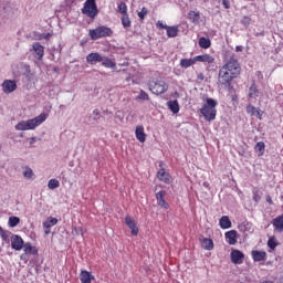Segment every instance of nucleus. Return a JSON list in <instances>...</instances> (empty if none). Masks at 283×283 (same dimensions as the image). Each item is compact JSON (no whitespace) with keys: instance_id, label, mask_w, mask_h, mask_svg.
<instances>
[{"instance_id":"a19ab883","label":"nucleus","mask_w":283,"mask_h":283,"mask_svg":"<svg viewBox=\"0 0 283 283\" xmlns=\"http://www.w3.org/2000/svg\"><path fill=\"white\" fill-rule=\"evenodd\" d=\"M118 12L123 15L127 14V4L125 2L118 4Z\"/></svg>"},{"instance_id":"39448f33","label":"nucleus","mask_w":283,"mask_h":283,"mask_svg":"<svg viewBox=\"0 0 283 283\" xmlns=\"http://www.w3.org/2000/svg\"><path fill=\"white\" fill-rule=\"evenodd\" d=\"M82 14H86V17H90V19H95L98 14L96 0H86L82 9Z\"/></svg>"},{"instance_id":"8fccbe9b","label":"nucleus","mask_w":283,"mask_h":283,"mask_svg":"<svg viewBox=\"0 0 283 283\" xmlns=\"http://www.w3.org/2000/svg\"><path fill=\"white\" fill-rule=\"evenodd\" d=\"M266 202L273 205V199L271 198V196H266Z\"/></svg>"},{"instance_id":"680f3d73","label":"nucleus","mask_w":283,"mask_h":283,"mask_svg":"<svg viewBox=\"0 0 283 283\" xmlns=\"http://www.w3.org/2000/svg\"><path fill=\"white\" fill-rule=\"evenodd\" d=\"M4 230H3V228H1V226H0V233H2Z\"/></svg>"},{"instance_id":"3c124183","label":"nucleus","mask_w":283,"mask_h":283,"mask_svg":"<svg viewBox=\"0 0 283 283\" xmlns=\"http://www.w3.org/2000/svg\"><path fill=\"white\" fill-rule=\"evenodd\" d=\"M44 233L45 235H50V233H52V230H50V228H44Z\"/></svg>"},{"instance_id":"aec40b11","label":"nucleus","mask_w":283,"mask_h":283,"mask_svg":"<svg viewBox=\"0 0 283 283\" xmlns=\"http://www.w3.org/2000/svg\"><path fill=\"white\" fill-rule=\"evenodd\" d=\"M272 224L275 228V231H277V233H282V231H283V214L273 219Z\"/></svg>"},{"instance_id":"20e7f679","label":"nucleus","mask_w":283,"mask_h":283,"mask_svg":"<svg viewBox=\"0 0 283 283\" xmlns=\"http://www.w3.org/2000/svg\"><path fill=\"white\" fill-rule=\"evenodd\" d=\"M113 31L108 27L102 25L96 29L90 30V36L93 41H98L105 36H112Z\"/></svg>"},{"instance_id":"7ed1b4c3","label":"nucleus","mask_w":283,"mask_h":283,"mask_svg":"<svg viewBox=\"0 0 283 283\" xmlns=\"http://www.w3.org/2000/svg\"><path fill=\"white\" fill-rule=\"evenodd\" d=\"M233 78H238V75H234L233 72L228 71L224 67L219 70L218 81L221 85H226V87L231 90V81H233Z\"/></svg>"},{"instance_id":"09e8293b","label":"nucleus","mask_w":283,"mask_h":283,"mask_svg":"<svg viewBox=\"0 0 283 283\" xmlns=\"http://www.w3.org/2000/svg\"><path fill=\"white\" fill-rule=\"evenodd\" d=\"M242 50H244V46L242 45L235 46V52H242Z\"/></svg>"},{"instance_id":"423d86ee","label":"nucleus","mask_w":283,"mask_h":283,"mask_svg":"<svg viewBox=\"0 0 283 283\" xmlns=\"http://www.w3.org/2000/svg\"><path fill=\"white\" fill-rule=\"evenodd\" d=\"M222 67L228 70V72H232V74L240 76L241 67L235 54H232Z\"/></svg>"},{"instance_id":"e2e57ef3","label":"nucleus","mask_w":283,"mask_h":283,"mask_svg":"<svg viewBox=\"0 0 283 283\" xmlns=\"http://www.w3.org/2000/svg\"><path fill=\"white\" fill-rule=\"evenodd\" d=\"M263 283H273L272 281H264Z\"/></svg>"},{"instance_id":"4468645a","label":"nucleus","mask_w":283,"mask_h":283,"mask_svg":"<svg viewBox=\"0 0 283 283\" xmlns=\"http://www.w3.org/2000/svg\"><path fill=\"white\" fill-rule=\"evenodd\" d=\"M251 255L254 262H264L266 260V252L264 251L253 250Z\"/></svg>"},{"instance_id":"4d7b16f0","label":"nucleus","mask_w":283,"mask_h":283,"mask_svg":"<svg viewBox=\"0 0 283 283\" xmlns=\"http://www.w3.org/2000/svg\"><path fill=\"white\" fill-rule=\"evenodd\" d=\"M93 114H94V116H99L101 113L98 112V109H94Z\"/></svg>"},{"instance_id":"de8ad7c7","label":"nucleus","mask_w":283,"mask_h":283,"mask_svg":"<svg viewBox=\"0 0 283 283\" xmlns=\"http://www.w3.org/2000/svg\"><path fill=\"white\" fill-rule=\"evenodd\" d=\"M157 25H158L161 30H167V28L169 27V25H167V24H164V23L160 22V21L157 22Z\"/></svg>"},{"instance_id":"b1692460","label":"nucleus","mask_w":283,"mask_h":283,"mask_svg":"<svg viewBox=\"0 0 283 283\" xmlns=\"http://www.w3.org/2000/svg\"><path fill=\"white\" fill-rule=\"evenodd\" d=\"M166 32H167L168 39H176V36H178V32H180V30L178 29V27L174 25V27H167Z\"/></svg>"},{"instance_id":"2f4dec72","label":"nucleus","mask_w":283,"mask_h":283,"mask_svg":"<svg viewBox=\"0 0 283 283\" xmlns=\"http://www.w3.org/2000/svg\"><path fill=\"white\" fill-rule=\"evenodd\" d=\"M266 145L264 144V142H259L254 149L255 151L259 154V156H264V149H265Z\"/></svg>"},{"instance_id":"412c9836","label":"nucleus","mask_w":283,"mask_h":283,"mask_svg":"<svg viewBox=\"0 0 283 283\" xmlns=\"http://www.w3.org/2000/svg\"><path fill=\"white\" fill-rule=\"evenodd\" d=\"M80 280L82 283H92V280H94V275H92V272L83 270L80 274Z\"/></svg>"},{"instance_id":"79ce46f5","label":"nucleus","mask_w":283,"mask_h":283,"mask_svg":"<svg viewBox=\"0 0 283 283\" xmlns=\"http://www.w3.org/2000/svg\"><path fill=\"white\" fill-rule=\"evenodd\" d=\"M148 12L149 11L147 10V8L143 7L142 10L138 12L139 19L143 21V19H145V17H147Z\"/></svg>"},{"instance_id":"5701e85b","label":"nucleus","mask_w":283,"mask_h":283,"mask_svg":"<svg viewBox=\"0 0 283 283\" xmlns=\"http://www.w3.org/2000/svg\"><path fill=\"white\" fill-rule=\"evenodd\" d=\"M23 249H24V253H29V255L39 254V250L36 249V247H32V243L30 242L24 243Z\"/></svg>"},{"instance_id":"f03ea898","label":"nucleus","mask_w":283,"mask_h":283,"mask_svg":"<svg viewBox=\"0 0 283 283\" xmlns=\"http://www.w3.org/2000/svg\"><path fill=\"white\" fill-rule=\"evenodd\" d=\"M216 107H218V101L208 97L203 104V107L200 109V114H202L205 120H208V123L216 120V116L218 114Z\"/></svg>"},{"instance_id":"7c9ffc66","label":"nucleus","mask_w":283,"mask_h":283,"mask_svg":"<svg viewBox=\"0 0 283 283\" xmlns=\"http://www.w3.org/2000/svg\"><path fill=\"white\" fill-rule=\"evenodd\" d=\"M191 65H196V57L193 59H181L180 66L181 67H191Z\"/></svg>"},{"instance_id":"9d476101","label":"nucleus","mask_w":283,"mask_h":283,"mask_svg":"<svg viewBox=\"0 0 283 283\" xmlns=\"http://www.w3.org/2000/svg\"><path fill=\"white\" fill-rule=\"evenodd\" d=\"M32 48L35 54V59H38V61H41V59H43V55L45 54V48L39 42H34L32 44Z\"/></svg>"},{"instance_id":"72a5a7b5","label":"nucleus","mask_w":283,"mask_h":283,"mask_svg":"<svg viewBox=\"0 0 283 283\" xmlns=\"http://www.w3.org/2000/svg\"><path fill=\"white\" fill-rule=\"evenodd\" d=\"M21 222V219L19 217H10L8 224L11 227V229H14V227L19 226Z\"/></svg>"},{"instance_id":"ddd939ff","label":"nucleus","mask_w":283,"mask_h":283,"mask_svg":"<svg viewBox=\"0 0 283 283\" xmlns=\"http://www.w3.org/2000/svg\"><path fill=\"white\" fill-rule=\"evenodd\" d=\"M125 224L130 229L132 235H138V226H136V221L132 217L125 218Z\"/></svg>"},{"instance_id":"473e14b6","label":"nucleus","mask_w":283,"mask_h":283,"mask_svg":"<svg viewBox=\"0 0 283 283\" xmlns=\"http://www.w3.org/2000/svg\"><path fill=\"white\" fill-rule=\"evenodd\" d=\"M102 65L104 67H111V70H116V63L112 62L108 57H103Z\"/></svg>"},{"instance_id":"1a4fd4ad","label":"nucleus","mask_w":283,"mask_h":283,"mask_svg":"<svg viewBox=\"0 0 283 283\" xmlns=\"http://www.w3.org/2000/svg\"><path fill=\"white\" fill-rule=\"evenodd\" d=\"M230 258L233 264H242V262H244V253L240 250H232Z\"/></svg>"},{"instance_id":"f3484780","label":"nucleus","mask_w":283,"mask_h":283,"mask_svg":"<svg viewBox=\"0 0 283 283\" xmlns=\"http://www.w3.org/2000/svg\"><path fill=\"white\" fill-rule=\"evenodd\" d=\"M245 109L247 114H250V116H256V118L262 120V111H260V108H256L253 105H248Z\"/></svg>"},{"instance_id":"4be33fe9","label":"nucleus","mask_w":283,"mask_h":283,"mask_svg":"<svg viewBox=\"0 0 283 283\" xmlns=\"http://www.w3.org/2000/svg\"><path fill=\"white\" fill-rule=\"evenodd\" d=\"M197 61H199V63H213L216 59L209 54H203L195 56V62L197 63Z\"/></svg>"},{"instance_id":"a878e982","label":"nucleus","mask_w":283,"mask_h":283,"mask_svg":"<svg viewBox=\"0 0 283 283\" xmlns=\"http://www.w3.org/2000/svg\"><path fill=\"white\" fill-rule=\"evenodd\" d=\"M258 96H260V90H258V85H255V82H253L249 87V97L258 98Z\"/></svg>"},{"instance_id":"f257e3e1","label":"nucleus","mask_w":283,"mask_h":283,"mask_svg":"<svg viewBox=\"0 0 283 283\" xmlns=\"http://www.w3.org/2000/svg\"><path fill=\"white\" fill-rule=\"evenodd\" d=\"M46 119L48 115L45 113H42L35 118L19 122L15 125V130L28 132V129H36V127H39V125H41L42 123H45Z\"/></svg>"},{"instance_id":"393cba45","label":"nucleus","mask_w":283,"mask_h":283,"mask_svg":"<svg viewBox=\"0 0 283 283\" xmlns=\"http://www.w3.org/2000/svg\"><path fill=\"white\" fill-rule=\"evenodd\" d=\"M201 245H202V249H205L206 251H213V240L212 239L203 238L201 240Z\"/></svg>"},{"instance_id":"37998d69","label":"nucleus","mask_w":283,"mask_h":283,"mask_svg":"<svg viewBox=\"0 0 283 283\" xmlns=\"http://www.w3.org/2000/svg\"><path fill=\"white\" fill-rule=\"evenodd\" d=\"M30 254L24 252L20 255V260H22V262H24V264H28V262L30 261Z\"/></svg>"},{"instance_id":"c85d7f7f","label":"nucleus","mask_w":283,"mask_h":283,"mask_svg":"<svg viewBox=\"0 0 283 283\" xmlns=\"http://www.w3.org/2000/svg\"><path fill=\"white\" fill-rule=\"evenodd\" d=\"M59 223V219L49 217L46 221L43 222V229H52V227H55V224Z\"/></svg>"},{"instance_id":"c9c22d12","label":"nucleus","mask_w":283,"mask_h":283,"mask_svg":"<svg viewBox=\"0 0 283 283\" xmlns=\"http://www.w3.org/2000/svg\"><path fill=\"white\" fill-rule=\"evenodd\" d=\"M122 25H124V28H132V20H129L127 13L122 17Z\"/></svg>"},{"instance_id":"ea45409f","label":"nucleus","mask_w":283,"mask_h":283,"mask_svg":"<svg viewBox=\"0 0 283 283\" xmlns=\"http://www.w3.org/2000/svg\"><path fill=\"white\" fill-rule=\"evenodd\" d=\"M23 176H24L28 180H30V179L33 178L34 171H32V168L27 167L25 170L23 171Z\"/></svg>"},{"instance_id":"5fc2aeb1","label":"nucleus","mask_w":283,"mask_h":283,"mask_svg":"<svg viewBox=\"0 0 283 283\" xmlns=\"http://www.w3.org/2000/svg\"><path fill=\"white\" fill-rule=\"evenodd\" d=\"M34 143H36V137H32V138L30 139V145H34Z\"/></svg>"},{"instance_id":"603ef678","label":"nucleus","mask_w":283,"mask_h":283,"mask_svg":"<svg viewBox=\"0 0 283 283\" xmlns=\"http://www.w3.org/2000/svg\"><path fill=\"white\" fill-rule=\"evenodd\" d=\"M254 36H264V31L255 32V33H254Z\"/></svg>"},{"instance_id":"dca6fc26","label":"nucleus","mask_w":283,"mask_h":283,"mask_svg":"<svg viewBox=\"0 0 283 283\" xmlns=\"http://www.w3.org/2000/svg\"><path fill=\"white\" fill-rule=\"evenodd\" d=\"M226 239L228 240V244H238V231L230 230L226 232Z\"/></svg>"},{"instance_id":"cd10ccee","label":"nucleus","mask_w":283,"mask_h":283,"mask_svg":"<svg viewBox=\"0 0 283 283\" xmlns=\"http://www.w3.org/2000/svg\"><path fill=\"white\" fill-rule=\"evenodd\" d=\"M219 224L222 229H231L232 227L231 219H229L228 216L221 217L219 220Z\"/></svg>"},{"instance_id":"c03bdc74","label":"nucleus","mask_w":283,"mask_h":283,"mask_svg":"<svg viewBox=\"0 0 283 283\" xmlns=\"http://www.w3.org/2000/svg\"><path fill=\"white\" fill-rule=\"evenodd\" d=\"M241 23H242L243 25H250V24H251V18L244 17V18L241 20Z\"/></svg>"},{"instance_id":"6e6d98bb","label":"nucleus","mask_w":283,"mask_h":283,"mask_svg":"<svg viewBox=\"0 0 283 283\" xmlns=\"http://www.w3.org/2000/svg\"><path fill=\"white\" fill-rule=\"evenodd\" d=\"M51 36H52V34L45 33V34L43 35V39H50Z\"/></svg>"},{"instance_id":"0eeeda50","label":"nucleus","mask_w":283,"mask_h":283,"mask_svg":"<svg viewBox=\"0 0 283 283\" xmlns=\"http://www.w3.org/2000/svg\"><path fill=\"white\" fill-rule=\"evenodd\" d=\"M149 90L153 94H165V92H167V90H169V85H167V83L165 81H157V82H150L149 83Z\"/></svg>"},{"instance_id":"bf43d9fd","label":"nucleus","mask_w":283,"mask_h":283,"mask_svg":"<svg viewBox=\"0 0 283 283\" xmlns=\"http://www.w3.org/2000/svg\"><path fill=\"white\" fill-rule=\"evenodd\" d=\"M203 187H206V188L209 187V182H207V181L203 182Z\"/></svg>"},{"instance_id":"9b49d317","label":"nucleus","mask_w":283,"mask_h":283,"mask_svg":"<svg viewBox=\"0 0 283 283\" xmlns=\"http://www.w3.org/2000/svg\"><path fill=\"white\" fill-rule=\"evenodd\" d=\"M165 196H167V191L161 190L156 193V200L158 206L161 207V209H169V203L165 201Z\"/></svg>"},{"instance_id":"f8f14e48","label":"nucleus","mask_w":283,"mask_h":283,"mask_svg":"<svg viewBox=\"0 0 283 283\" xmlns=\"http://www.w3.org/2000/svg\"><path fill=\"white\" fill-rule=\"evenodd\" d=\"M2 88L4 94H12V92H14V90H17V82L12 81V80H6L2 83Z\"/></svg>"},{"instance_id":"a211bd4d","label":"nucleus","mask_w":283,"mask_h":283,"mask_svg":"<svg viewBox=\"0 0 283 283\" xmlns=\"http://www.w3.org/2000/svg\"><path fill=\"white\" fill-rule=\"evenodd\" d=\"M135 135L139 143H145L147 140V134H145V127L143 126L136 127Z\"/></svg>"},{"instance_id":"e433bc0d","label":"nucleus","mask_w":283,"mask_h":283,"mask_svg":"<svg viewBox=\"0 0 283 283\" xmlns=\"http://www.w3.org/2000/svg\"><path fill=\"white\" fill-rule=\"evenodd\" d=\"M10 235H12V232L8 230H4L2 233H0L2 241L7 242L8 244H10Z\"/></svg>"},{"instance_id":"c756f323","label":"nucleus","mask_w":283,"mask_h":283,"mask_svg":"<svg viewBox=\"0 0 283 283\" xmlns=\"http://www.w3.org/2000/svg\"><path fill=\"white\" fill-rule=\"evenodd\" d=\"M198 43L199 48H201L202 50H209V48H211V40L208 38H200Z\"/></svg>"},{"instance_id":"6ab92c4d","label":"nucleus","mask_w":283,"mask_h":283,"mask_svg":"<svg viewBox=\"0 0 283 283\" xmlns=\"http://www.w3.org/2000/svg\"><path fill=\"white\" fill-rule=\"evenodd\" d=\"M157 178L161 180V182H166L167 185H169L171 180V176L169 175V172L165 171L164 168L158 170Z\"/></svg>"},{"instance_id":"a18cd8bd","label":"nucleus","mask_w":283,"mask_h":283,"mask_svg":"<svg viewBox=\"0 0 283 283\" xmlns=\"http://www.w3.org/2000/svg\"><path fill=\"white\" fill-rule=\"evenodd\" d=\"M253 200H254V202H259L260 200H262V197L260 195H258V191L253 192Z\"/></svg>"},{"instance_id":"f704fd0d","label":"nucleus","mask_w":283,"mask_h":283,"mask_svg":"<svg viewBox=\"0 0 283 283\" xmlns=\"http://www.w3.org/2000/svg\"><path fill=\"white\" fill-rule=\"evenodd\" d=\"M280 243L277 242V239H275V237H271L268 240V247L269 249H272V251H275V248L279 245Z\"/></svg>"},{"instance_id":"6e6552de","label":"nucleus","mask_w":283,"mask_h":283,"mask_svg":"<svg viewBox=\"0 0 283 283\" xmlns=\"http://www.w3.org/2000/svg\"><path fill=\"white\" fill-rule=\"evenodd\" d=\"M25 242L23 241V238L19 234H11V249L14 251H21L23 249Z\"/></svg>"},{"instance_id":"864d4df0","label":"nucleus","mask_w":283,"mask_h":283,"mask_svg":"<svg viewBox=\"0 0 283 283\" xmlns=\"http://www.w3.org/2000/svg\"><path fill=\"white\" fill-rule=\"evenodd\" d=\"M198 81H205V75L202 73H200L198 76H197Z\"/></svg>"},{"instance_id":"052dcab7","label":"nucleus","mask_w":283,"mask_h":283,"mask_svg":"<svg viewBox=\"0 0 283 283\" xmlns=\"http://www.w3.org/2000/svg\"><path fill=\"white\" fill-rule=\"evenodd\" d=\"M232 101H238V96H232Z\"/></svg>"},{"instance_id":"58836bf2","label":"nucleus","mask_w":283,"mask_h":283,"mask_svg":"<svg viewBox=\"0 0 283 283\" xmlns=\"http://www.w3.org/2000/svg\"><path fill=\"white\" fill-rule=\"evenodd\" d=\"M48 187H49V189H59L60 182L57 179H51L48 182Z\"/></svg>"},{"instance_id":"13d9d810","label":"nucleus","mask_w":283,"mask_h":283,"mask_svg":"<svg viewBox=\"0 0 283 283\" xmlns=\"http://www.w3.org/2000/svg\"><path fill=\"white\" fill-rule=\"evenodd\" d=\"M62 48L61 44L57 45V49H55V52H61Z\"/></svg>"},{"instance_id":"49530a36","label":"nucleus","mask_w":283,"mask_h":283,"mask_svg":"<svg viewBox=\"0 0 283 283\" xmlns=\"http://www.w3.org/2000/svg\"><path fill=\"white\" fill-rule=\"evenodd\" d=\"M222 6L226 8V10H229V8H231V3L229 2V0H222Z\"/></svg>"},{"instance_id":"2eb2a0df","label":"nucleus","mask_w":283,"mask_h":283,"mask_svg":"<svg viewBox=\"0 0 283 283\" xmlns=\"http://www.w3.org/2000/svg\"><path fill=\"white\" fill-rule=\"evenodd\" d=\"M86 61L90 63V65H96V63H102L103 57L99 53H90L86 56Z\"/></svg>"},{"instance_id":"bb28decb","label":"nucleus","mask_w":283,"mask_h":283,"mask_svg":"<svg viewBox=\"0 0 283 283\" xmlns=\"http://www.w3.org/2000/svg\"><path fill=\"white\" fill-rule=\"evenodd\" d=\"M167 105L172 114H178V112H180V104H178L176 99L167 102Z\"/></svg>"},{"instance_id":"4c0bfd02","label":"nucleus","mask_w":283,"mask_h":283,"mask_svg":"<svg viewBox=\"0 0 283 283\" xmlns=\"http://www.w3.org/2000/svg\"><path fill=\"white\" fill-rule=\"evenodd\" d=\"M136 101H149V94L142 90L138 96L136 97Z\"/></svg>"}]
</instances>
